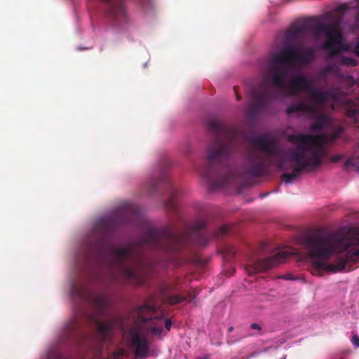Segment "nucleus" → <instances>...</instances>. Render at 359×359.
<instances>
[{
    "label": "nucleus",
    "instance_id": "f257e3e1",
    "mask_svg": "<svg viewBox=\"0 0 359 359\" xmlns=\"http://www.w3.org/2000/svg\"><path fill=\"white\" fill-rule=\"evenodd\" d=\"M320 17L299 20L291 25L283 36L284 46L272 54L266 62L264 81L278 91H284L290 69L301 68L309 65L315 57V50L307 47L303 50L292 43L304 38L310 31L316 36L324 34L327 36L322 45L325 50L330 51L331 56L340 52L342 34L338 27L341 20L334 25L323 24Z\"/></svg>",
    "mask_w": 359,
    "mask_h": 359
},
{
    "label": "nucleus",
    "instance_id": "f03ea898",
    "mask_svg": "<svg viewBox=\"0 0 359 359\" xmlns=\"http://www.w3.org/2000/svg\"><path fill=\"white\" fill-rule=\"evenodd\" d=\"M304 248L318 271H343L349 262L359 260V231L353 237L317 231L304 241Z\"/></svg>",
    "mask_w": 359,
    "mask_h": 359
},
{
    "label": "nucleus",
    "instance_id": "7ed1b4c3",
    "mask_svg": "<svg viewBox=\"0 0 359 359\" xmlns=\"http://www.w3.org/2000/svg\"><path fill=\"white\" fill-rule=\"evenodd\" d=\"M206 126L213 140L207 150L206 165L200 172L213 187H224L235 183L238 175L230 163L235 151L236 134L216 118L208 119Z\"/></svg>",
    "mask_w": 359,
    "mask_h": 359
},
{
    "label": "nucleus",
    "instance_id": "20e7f679",
    "mask_svg": "<svg viewBox=\"0 0 359 359\" xmlns=\"http://www.w3.org/2000/svg\"><path fill=\"white\" fill-rule=\"evenodd\" d=\"M206 226L205 220L198 219L192 226H186L183 231H176L170 226L163 229L149 227L143 233L141 242L166 253H177L184 249L189 240L205 245L212 238L224 236L230 229L228 225H223L213 235L209 236L203 232Z\"/></svg>",
    "mask_w": 359,
    "mask_h": 359
},
{
    "label": "nucleus",
    "instance_id": "39448f33",
    "mask_svg": "<svg viewBox=\"0 0 359 359\" xmlns=\"http://www.w3.org/2000/svg\"><path fill=\"white\" fill-rule=\"evenodd\" d=\"M325 135L293 134L288 135L289 142L297 146L289 149L288 159L297 166L291 173L284 172L281 179L287 184L292 183L304 172L315 171L325 156Z\"/></svg>",
    "mask_w": 359,
    "mask_h": 359
},
{
    "label": "nucleus",
    "instance_id": "423d86ee",
    "mask_svg": "<svg viewBox=\"0 0 359 359\" xmlns=\"http://www.w3.org/2000/svg\"><path fill=\"white\" fill-rule=\"evenodd\" d=\"M253 143L263 154H252L249 156L246 172L253 177L265 175L269 168L276 165L278 170H287L283 151L276 142L266 137H257Z\"/></svg>",
    "mask_w": 359,
    "mask_h": 359
},
{
    "label": "nucleus",
    "instance_id": "0eeeda50",
    "mask_svg": "<svg viewBox=\"0 0 359 359\" xmlns=\"http://www.w3.org/2000/svg\"><path fill=\"white\" fill-rule=\"evenodd\" d=\"M109 265L126 280L135 283L143 281L142 269L146 262L142 253L133 245L110 249Z\"/></svg>",
    "mask_w": 359,
    "mask_h": 359
},
{
    "label": "nucleus",
    "instance_id": "6e6552de",
    "mask_svg": "<svg viewBox=\"0 0 359 359\" xmlns=\"http://www.w3.org/2000/svg\"><path fill=\"white\" fill-rule=\"evenodd\" d=\"M163 185L165 191L168 194V198L164 203V207L167 211L177 212L178 210V198L182 194L180 190L175 187L170 180L165 175L159 180L151 178L149 182L144 184V189L148 195L155 194L159 186Z\"/></svg>",
    "mask_w": 359,
    "mask_h": 359
},
{
    "label": "nucleus",
    "instance_id": "1a4fd4ad",
    "mask_svg": "<svg viewBox=\"0 0 359 359\" xmlns=\"http://www.w3.org/2000/svg\"><path fill=\"white\" fill-rule=\"evenodd\" d=\"M252 102L248 109L247 114L250 118L254 119L259 112L267 108L271 101L278 98V93L276 90L262 87L259 90L252 91Z\"/></svg>",
    "mask_w": 359,
    "mask_h": 359
},
{
    "label": "nucleus",
    "instance_id": "9d476101",
    "mask_svg": "<svg viewBox=\"0 0 359 359\" xmlns=\"http://www.w3.org/2000/svg\"><path fill=\"white\" fill-rule=\"evenodd\" d=\"M294 112L306 113L316 118V121L313 123L311 128L313 131L321 130L326 122L325 116L322 114L318 108L314 105H309L302 100L292 102L286 109V114L290 115Z\"/></svg>",
    "mask_w": 359,
    "mask_h": 359
},
{
    "label": "nucleus",
    "instance_id": "9b49d317",
    "mask_svg": "<svg viewBox=\"0 0 359 359\" xmlns=\"http://www.w3.org/2000/svg\"><path fill=\"white\" fill-rule=\"evenodd\" d=\"M291 253L287 250L278 252L274 256L255 261L252 266L247 269L249 273L264 272L272 268L276 264L283 262L291 256Z\"/></svg>",
    "mask_w": 359,
    "mask_h": 359
},
{
    "label": "nucleus",
    "instance_id": "f8f14e48",
    "mask_svg": "<svg viewBox=\"0 0 359 359\" xmlns=\"http://www.w3.org/2000/svg\"><path fill=\"white\" fill-rule=\"evenodd\" d=\"M131 346L135 348L137 357H145L149 351L147 337L138 327H134L130 331Z\"/></svg>",
    "mask_w": 359,
    "mask_h": 359
},
{
    "label": "nucleus",
    "instance_id": "ddd939ff",
    "mask_svg": "<svg viewBox=\"0 0 359 359\" xmlns=\"http://www.w3.org/2000/svg\"><path fill=\"white\" fill-rule=\"evenodd\" d=\"M290 90V95H294L298 91H306L308 93L311 100H312L316 91V88L313 84L303 75H296L293 76L289 83Z\"/></svg>",
    "mask_w": 359,
    "mask_h": 359
},
{
    "label": "nucleus",
    "instance_id": "4468645a",
    "mask_svg": "<svg viewBox=\"0 0 359 359\" xmlns=\"http://www.w3.org/2000/svg\"><path fill=\"white\" fill-rule=\"evenodd\" d=\"M313 93L314 95L312 102L317 104H324L330 99L336 100L338 96V93L334 90L324 91L316 88V91Z\"/></svg>",
    "mask_w": 359,
    "mask_h": 359
},
{
    "label": "nucleus",
    "instance_id": "2eb2a0df",
    "mask_svg": "<svg viewBox=\"0 0 359 359\" xmlns=\"http://www.w3.org/2000/svg\"><path fill=\"white\" fill-rule=\"evenodd\" d=\"M96 325L98 334L102 340H108L110 332L114 327L113 323L111 321H97Z\"/></svg>",
    "mask_w": 359,
    "mask_h": 359
},
{
    "label": "nucleus",
    "instance_id": "dca6fc26",
    "mask_svg": "<svg viewBox=\"0 0 359 359\" xmlns=\"http://www.w3.org/2000/svg\"><path fill=\"white\" fill-rule=\"evenodd\" d=\"M156 306L154 304H145L138 306L136 311L140 319L142 320L143 322H147L151 318V316L147 317L145 316L147 314H152L156 313Z\"/></svg>",
    "mask_w": 359,
    "mask_h": 359
},
{
    "label": "nucleus",
    "instance_id": "f3484780",
    "mask_svg": "<svg viewBox=\"0 0 359 359\" xmlns=\"http://www.w3.org/2000/svg\"><path fill=\"white\" fill-rule=\"evenodd\" d=\"M108 247V243L105 238L102 236L97 241L90 245V250L92 252H97L102 255L104 254Z\"/></svg>",
    "mask_w": 359,
    "mask_h": 359
},
{
    "label": "nucleus",
    "instance_id": "a211bd4d",
    "mask_svg": "<svg viewBox=\"0 0 359 359\" xmlns=\"http://www.w3.org/2000/svg\"><path fill=\"white\" fill-rule=\"evenodd\" d=\"M337 69L334 66L327 65L318 73V77L319 79H325L328 75L331 73H335Z\"/></svg>",
    "mask_w": 359,
    "mask_h": 359
},
{
    "label": "nucleus",
    "instance_id": "6ab92c4d",
    "mask_svg": "<svg viewBox=\"0 0 359 359\" xmlns=\"http://www.w3.org/2000/svg\"><path fill=\"white\" fill-rule=\"evenodd\" d=\"M185 297L181 295H173L167 297L165 299V302L171 304L176 305L180 302H182L185 300Z\"/></svg>",
    "mask_w": 359,
    "mask_h": 359
},
{
    "label": "nucleus",
    "instance_id": "aec40b11",
    "mask_svg": "<svg viewBox=\"0 0 359 359\" xmlns=\"http://www.w3.org/2000/svg\"><path fill=\"white\" fill-rule=\"evenodd\" d=\"M100 222L106 228V231L115 226L114 221L112 218H104L101 219Z\"/></svg>",
    "mask_w": 359,
    "mask_h": 359
},
{
    "label": "nucleus",
    "instance_id": "412c9836",
    "mask_svg": "<svg viewBox=\"0 0 359 359\" xmlns=\"http://www.w3.org/2000/svg\"><path fill=\"white\" fill-rule=\"evenodd\" d=\"M77 323L74 320L71 325L66 326V332L68 335H75L77 330Z\"/></svg>",
    "mask_w": 359,
    "mask_h": 359
},
{
    "label": "nucleus",
    "instance_id": "4be33fe9",
    "mask_svg": "<svg viewBox=\"0 0 359 359\" xmlns=\"http://www.w3.org/2000/svg\"><path fill=\"white\" fill-rule=\"evenodd\" d=\"M341 64L344 65L355 67L357 65L358 63L354 58L351 57L344 56L341 58Z\"/></svg>",
    "mask_w": 359,
    "mask_h": 359
},
{
    "label": "nucleus",
    "instance_id": "5701e85b",
    "mask_svg": "<svg viewBox=\"0 0 359 359\" xmlns=\"http://www.w3.org/2000/svg\"><path fill=\"white\" fill-rule=\"evenodd\" d=\"M62 355L57 350H52L48 352L47 359H62Z\"/></svg>",
    "mask_w": 359,
    "mask_h": 359
},
{
    "label": "nucleus",
    "instance_id": "b1692460",
    "mask_svg": "<svg viewBox=\"0 0 359 359\" xmlns=\"http://www.w3.org/2000/svg\"><path fill=\"white\" fill-rule=\"evenodd\" d=\"M72 292L74 294L78 295L79 297L82 298L84 292L83 288L74 285L72 287Z\"/></svg>",
    "mask_w": 359,
    "mask_h": 359
},
{
    "label": "nucleus",
    "instance_id": "393cba45",
    "mask_svg": "<svg viewBox=\"0 0 359 359\" xmlns=\"http://www.w3.org/2000/svg\"><path fill=\"white\" fill-rule=\"evenodd\" d=\"M346 114L348 117L354 118L359 114V110L358 109H349Z\"/></svg>",
    "mask_w": 359,
    "mask_h": 359
},
{
    "label": "nucleus",
    "instance_id": "a878e982",
    "mask_svg": "<svg viewBox=\"0 0 359 359\" xmlns=\"http://www.w3.org/2000/svg\"><path fill=\"white\" fill-rule=\"evenodd\" d=\"M348 5L347 4H341L337 6V11L338 12H343L348 9Z\"/></svg>",
    "mask_w": 359,
    "mask_h": 359
},
{
    "label": "nucleus",
    "instance_id": "bb28decb",
    "mask_svg": "<svg viewBox=\"0 0 359 359\" xmlns=\"http://www.w3.org/2000/svg\"><path fill=\"white\" fill-rule=\"evenodd\" d=\"M343 157H344V156L342 154H338V155H335V156H332L330 157V160L332 162H338V161H341L343 158Z\"/></svg>",
    "mask_w": 359,
    "mask_h": 359
},
{
    "label": "nucleus",
    "instance_id": "cd10ccee",
    "mask_svg": "<svg viewBox=\"0 0 359 359\" xmlns=\"http://www.w3.org/2000/svg\"><path fill=\"white\" fill-rule=\"evenodd\" d=\"M128 210L131 212L133 215H136L138 214V209L137 207L134 205H129Z\"/></svg>",
    "mask_w": 359,
    "mask_h": 359
},
{
    "label": "nucleus",
    "instance_id": "c85d7f7f",
    "mask_svg": "<svg viewBox=\"0 0 359 359\" xmlns=\"http://www.w3.org/2000/svg\"><path fill=\"white\" fill-rule=\"evenodd\" d=\"M172 325V322L170 319H166L165 320V327L168 331H170Z\"/></svg>",
    "mask_w": 359,
    "mask_h": 359
},
{
    "label": "nucleus",
    "instance_id": "c756f323",
    "mask_svg": "<svg viewBox=\"0 0 359 359\" xmlns=\"http://www.w3.org/2000/svg\"><path fill=\"white\" fill-rule=\"evenodd\" d=\"M352 342L357 346H359V337L357 335H354L352 339Z\"/></svg>",
    "mask_w": 359,
    "mask_h": 359
},
{
    "label": "nucleus",
    "instance_id": "7c9ffc66",
    "mask_svg": "<svg viewBox=\"0 0 359 359\" xmlns=\"http://www.w3.org/2000/svg\"><path fill=\"white\" fill-rule=\"evenodd\" d=\"M250 327H251L252 329H253V330H258V331L261 330V329H262L261 326H260L259 324L255 323H252V324L250 325Z\"/></svg>",
    "mask_w": 359,
    "mask_h": 359
},
{
    "label": "nucleus",
    "instance_id": "2f4dec72",
    "mask_svg": "<svg viewBox=\"0 0 359 359\" xmlns=\"http://www.w3.org/2000/svg\"><path fill=\"white\" fill-rule=\"evenodd\" d=\"M345 165H353V162H352V159H348L346 163H345Z\"/></svg>",
    "mask_w": 359,
    "mask_h": 359
},
{
    "label": "nucleus",
    "instance_id": "473e14b6",
    "mask_svg": "<svg viewBox=\"0 0 359 359\" xmlns=\"http://www.w3.org/2000/svg\"><path fill=\"white\" fill-rule=\"evenodd\" d=\"M233 90H234V91H235V93H236V94L237 100H240L241 99V97L238 95V93H237L236 87H234V88H233Z\"/></svg>",
    "mask_w": 359,
    "mask_h": 359
},
{
    "label": "nucleus",
    "instance_id": "72a5a7b5",
    "mask_svg": "<svg viewBox=\"0 0 359 359\" xmlns=\"http://www.w3.org/2000/svg\"><path fill=\"white\" fill-rule=\"evenodd\" d=\"M340 132H337L333 135V139H336L339 137Z\"/></svg>",
    "mask_w": 359,
    "mask_h": 359
},
{
    "label": "nucleus",
    "instance_id": "f704fd0d",
    "mask_svg": "<svg viewBox=\"0 0 359 359\" xmlns=\"http://www.w3.org/2000/svg\"><path fill=\"white\" fill-rule=\"evenodd\" d=\"M227 342H228V344H232V343H233V342H234V341H233V340L230 339L229 337H228Z\"/></svg>",
    "mask_w": 359,
    "mask_h": 359
},
{
    "label": "nucleus",
    "instance_id": "c9c22d12",
    "mask_svg": "<svg viewBox=\"0 0 359 359\" xmlns=\"http://www.w3.org/2000/svg\"><path fill=\"white\" fill-rule=\"evenodd\" d=\"M233 326L229 327V329H228L229 332H233Z\"/></svg>",
    "mask_w": 359,
    "mask_h": 359
},
{
    "label": "nucleus",
    "instance_id": "e433bc0d",
    "mask_svg": "<svg viewBox=\"0 0 359 359\" xmlns=\"http://www.w3.org/2000/svg\"><path fill=\"white\" fill-rule=\"evenodd\" d=\"M161 330H162V329H161H161H160V328H158V329L155 328V329L154 330V332H161Z\"/></svg>",
    "mask_w": 359,
    "mask_h": 359
},
{
    "label": "nucleus",
    "instance_id": "4c0bfd02",
    "mask_svg": "<svg viewBox=\"0 0 359 359\" xmlns=\"http://www.w3.org/2000/svg\"><path fill=\"white\" fill-rule=\"evenodd\" d=\"M285 279H287V280H290V279H292V278L290 277V275H286V276H285Z\"/></svg>",
    "mask_w": 359,
    "mask_h": 359
},
{
    "label": "nucleus",
    "instance_id": "58836bf2",
    "mask_svg": "<svg viewBox=\"0 0 359 359\" xmlns=\"http://www.w3.org/2000/svg\"><path fill=\"white\" fill-rule=\"evenodd\" d=\"M356 52H357V54L359 55V45H358L356 47Z\"/></svg>",
    "mask_w": 359,
    "mask_h": 359
}]
</instances>
